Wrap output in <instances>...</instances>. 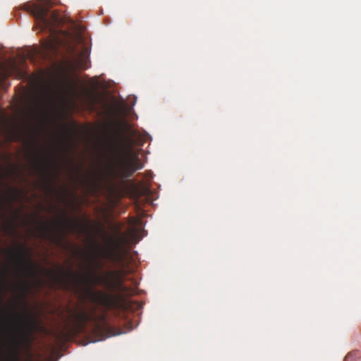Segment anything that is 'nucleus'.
Here are the masks:
<instances>
[{
    "label": "nucleus",
    "instance_id": "11",
    "mask_svg": "<svg viewBox=\"0 0 361 361\" xmlns=\"http://www.w3.org/2000/svg\"><path fill=\"white\" fill-rule=\"evenodd\" d=\"M44 51L54 50L55 49L54 44L51 42H49L47 43L46 44H44Z\"/></svg>",
    "mask_w": 361,
    "mask_h": 361
},
{
    "label": "nucleus",
    "instance_id": "5",
    "mask_svg": "<svg viewBox=\"0 0 361 361\" xmlns=\"http://www.w3.org/2000/svg\"><path fill=\"white\" fill-rule=\"evenodd\" d=\"M9 257L14 260L18 267V274L22 273L27 276L33 277L37 274V266L32 262L30 251L23 244H18L15 249L6 251Z\"/></svg>",
    "mask_w": 361,
    "mask_h": 361
},
{
    "label": "nucleus",
    "instance_id": "6",
    "mask_svg": "<svg viewBox=\"0 0 361 361\" xmlns=\"http://www.w3.org/2000/svg\"><path fill=\"white\" fill-rule=\"evenodd\" d=\"M10 319L11 322L10 329L12 333V336L8 345L9 353L6 357L0 355V361H21V341L18 337V332L20 329L23 317L18 312L13 311L12 314H10Z\"/></svg>",
    "mask_w": 361,
    "mask_h": 361
},
{
    "label": "nucleus",
    "instance_id": "1",
    "mask_svg": "<svg viewBox=\"0 0 361 361\" xmlns=\"http://www.w3.org/2000/svg\"><path fill=\"white\" fill-rule=\"evenodd\" d=\"M111 244L109 247L103 252V257L109 259L118 267V270L109 272L107 276H102L95 274L90 276H80V281L88 286L86 295L89 300L100 306L104 312L96 314L95 309L87 312L84 307H78L76 310H68L69 322L65 326V329L70 336H77L85 331L88 324H91L96 329L102 331L108 327L106 321V312L116 309L118 302L116 298L111 293L101 290H93L91 285H102L108 288H113L112 278L119 279L121 276L128 274V264L126 262L127 255L121 249L122 243L125 241L123 236L116 238H109Z\"/></svg>",
    "mask_w": 361,
    "mask_h": 361
},
{
    "label": "nucleus",
    "instance_id": "15",
    "mask_svg": "<svg viewBox=\"0 0 361 361\" xmlns=\"http://www.w3.org/2000/svg\"><path fill=\"white\" fill-rule=\"evenodd\" d=\"M3 276H4V279H6V272H4V274H3Z\"/></svg>",
    "mask_w": 361,
    "mask_h": 361
},
{
    "label": "nucleus",
    "instance_id": "18",
    "mask_svg": "<svg viewBox=\"0 0 361 361\" xmlns=\"http://www.w3.org/2000/svg\"><path fill=\"white\" fill-rule=\"evenodd\" d=\"M68 276H72V274H71V273H69V274H68Z\"/></svg>",
    "mask_w": 361,
    "mask_h": 361
},
{
    "label": "nucleus",
    "instance_id": "9",
    "mask_svg": "<svg viewBox=\"0 0 361 361\" xmlns=\"http://www.w3.org/2000/svg\"><path fill=\"white\" fill-rule=\"evenodd\" d=\"M11 68L13 71L16 73V76L19 78H22L25 76V73L24 72V71L22 70L20 67H18L16 62L13 63Z\"/></svg>",
    "mask_w": 361,
    "mask_h": 361
},
{
    "label": "nucleus",
    "instance_id": "10",
    "mask_svg": "<svg viewBox=\"0 0 361 361\" xmlns=\"http://www.w3.org/2000/svg\"><path fill=\"white\" fill-rule=\"evenodd\" d=\"M20 289L23 292L24 295L31 288L30 283L28 281L24 280L19 283Z\"/></svg>",
    "mask_w": 361,
    "mask_h": 361
},
{
    "label": "nucleus",
    "instance_id": "13",
    "mask_svg": "<svg viewBox=\"0 0 361 361\" xmlns=\"http://www.w3.org/2000/svg\"><path fill=\"white\" fill-rule=\"evenodd\" d=\"M40 169H41V171H42V173L44 175H45V174H46L45 169H44V168L41 167V166H40Z\"/></svg>",
    "mask_w": 361,
    "mask_h": 361
},
{
    "label": "nucleus",
    "instance_id": "12",
    "mask_svg": "<svg viewBox=\"0 0 361 361\" xmlns=\"http://www.w3.org/2000/svg\"><path fill=\"white\" fill-rule=\"evenodd\" d=\"M48 189L51 191V192H54L55 189L54 188L53 185H52V179L49 178V183H48Z\"/></svg>",
    "mask_w": 361,
    "mask_h": 361
},
{
    "label": "nucleus",
    "instance_id": "16",
    "mask_svg": "<svg viewBox=\"0 0 361 361\" xmlns=\"http://www.w3.org/2000/svg\"><path fill=\"white\" fill-rule=\"evenodd\" d=\"M35 54H39V51L38 50H37V49H36V50L35 51Z\"/></svg>",
    "mask_w": 361,
    "mask_h": 361
},
{
    "label": "nucleus",
    "instance_id": "2",
    "mask_svg": "<svg viewBox=\"0 0 361 361\" xmlns=\"http://www.w3.org/2000/svg\"><path fill=\"white\" fill-rule=\"evenodd\" d=\"M121 142L118 140L114 148L113 161L109 173L113 178L126 179L131 177L134 173L144 167L138 154L130 147H122Z\"/></svg>",
    "mask_w": 361,
    "mask_h": 361
},
{
    "label": "nucleus",
    "instance_id": "7",
    "mask_svg": "<svg viewBox=\"0 0 361 361\" xmlns=\"http://www.w3.org/2000/svg\"><path fill=\"white\" fill-rule=\"evenodd\" d=\"M20 194V190L16 188L8 189L6 200L11 207L12 205V202L17 199Z\"/></svg>",
    "mask_w": 361,
    "mask_h": 361
},
{
    "label": "nucleus",
    "instance_id": "3",
    "mask_svg": "<svg viewBox=\"0 0 361 361\" xmlns=\"http://www.w3.org/2000/svg\"><path fill=\"white\" fill-rule=\"evenodd\" d=\"M39 229L44 238H49L53 243L60 245L66 232H80V224L78 219L71 220L63 214L60 221L42 223Z\"/></svg>",
    "mask_w": 361,
    "mask_h": 361
},
{
    "label": "nucleus",
    "instance_id": "8",
    "mask_svg": "<svg viewBox=\"0 0 361 361\" xmlns=\"http://www.w3.org/2000/svg\"><path fill=\"white\" fill-rule=\"evenodd\" d=\"M49 274L54 281L62 283L65 276L64 272L62 269L59 272L54 271H49Z\"/></svg>",
    "mask_w": 361,
    "mask_h": 361
},
{
    "label": "nucleus",
    "instance_id": "19",
    "mask_svg": "<svg viewBox=\"0 0 361 361\" xmlns=\"http://www.w3.org/2000/svg\"><path fill=\"white\" fill-rule=\"evenodd\" d=\"M117 232H118V234H120V231H119V229H118Z\"/></svg>",
    "mask_w": 361,
    "mask_h": 361
},
{
    "label": "nucleus",
    "instance_id": "14",
    "mask_svg": "<svg viewBox=\"0 0 361 361\" xmlns=\"http://www.w3.org/2000/svg\"><path fill=\"white\" fill-rule=\"evenodd\" d=\"M0 207L1 209H4V202L0 201Z\"/></svg>",
    "mask_w": 361,
    "mask_h": 361
},
{
    "label": "nucleus",
    "instance_id": "20",
    "mask_svg": "<svg viewBox=\"0 0 361 361\" xmlns=\"http://www.w3.org/2000/svg\"><path fill=\"white\" fill-rule=\"evenodd\" d=\"M82 68L85 69V68H87V67L86 66H82Z\"/></svg>",
    "mask_w": 361,
    "mask_h": 361
},
{
    "label": "nucleus",
    "instance_id": "17",
    "mask_svg": "<svg viewBox=\"0 0 361 361\" xmlns=\"http://www.w3.org/2000/svg\"><path fill=\"white\" fill-rule=\"evenodd\" d=\"M47 166L49 168V166H50V163H49V162H47Z\"/></svg>",
    "mask_w": 361,
    "mask_h": 361
},
{
    "label": "nucleus",
    "instance_id": "4",
    "mask_svg": "<svg viewBox=\"0 0 361 361\" xmlns=\"http://www.w3.org/2000/svg\"><path fill=\"white\" fill-rule=\"evenodd\" d=\"M22 8L33 16L36 26L39 27V31L48 30L51 32L55 25L61 23L59 14L56 11H50L47 2H27L22 6Z\"/></svg>",
    "mask_w": 361,
    "mask_h": 361
}]
</instances>
